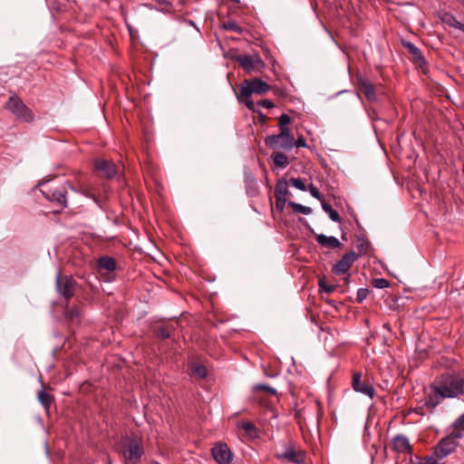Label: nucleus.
I'll use <instances>...</instances> for the list:
<instances>
[{
	"mask_svg": "<svg viewBox=\"0 0 464 464\" xmlns=\"http://www.w3.org/2000/svg\"><path fill=\"white\" fill-rule=\"evenodd\" d=\"M239 103L244 104L248 110L256 113L255 121H261V98L255 99L261 95V78L256 77L253 80H244L234 90Z\"/></svg>",
	"mask_w": 464,
	"mask_h": 464,
	"instance_id": "obj_1",
	"label": "nucleus"
},
{
	"mask_svg": "<svg viewBox=\"0 0 464 464\" xmlns=\"http://www.w3.org/2000/svg\"><path fill=\"white\" fill-rule=\"evenodd\" d=\"M144 453L142 441L136 436L125 438L120 445V454L125 464H138Z\"/></svg>",
	"mask_w": 464,
	"mask_h": 464,
	"instance_id": "obj_2",
	"label": "nucleus"
},
{
	"mask_svg": "<svg viewBox=\"0 0 464 464\" xmlns=\"http://www.w3.org/2000/svg\"><path fill=\"white\" fill-rule=\"evenodd\" d=\"M430 389L432 392L427 396L423 405L430 411H432L444 399L453 398L454 393L450 391L443 375L439 384H432Z\"/></svg>",
	"mask_w": 464,
	"mask_h": 464,
	"instance_id": "obj_3",
	"label": "nucleus"
},
{
	"mask_svg": "<svg viewBox=\"0 0 464 464\" xmlns=\"http://www.w3.org/2000/svg\"><path fill=\"white\" fill-rule=\"evenodd\" d=\"M5 109L11 111L18 120L31 122L34 120L32 111L16 95H12L5 104Z\"/></svg>",
	"mask_w": 464,
	"mask_h": 464,
	"instance_id": "obj_4",
	"label": "nucleus"
},
{
	"mask_svg": "<svg viewBox=\"0 0 464 464\" xmlns=\"http://www.w3.org/2000/svg\"><path fill=\"white\" fill-rule=\"evenodd\" d=\"M462 437L463 434L460 431H451L448 436L442 438L435 447L436 456L440 459L449 456L456 450L457 440Z\"/></svg>",
	"mask_w": 464,
	"mask_h": 464,
	"instance_id": "obj_5",
	"label": "nucleus"
},
{
	"mask_svg": "<svg viewBox=\"0 0 464 464\" xmlns=\"http://www.w3.org/2000/svg\"><path fill=\"white\" fill-rule=\"evenodd\" d=\"M69 189H71L72 191H76V189L71 183L66 182L60 188H46L44 190H42V193L48 200L56 203L57 205L63 208H67L66 195Z\"/></svg>",
	"mask_w": 464,
	"mask_h": 464,
	"instance_id": "obj_6",
	"label": "nucleus"
},
{
	"mask_svg": "<svg viewBox=\"0 0 464 464\" xmlns=\"http://www.w3.org/2000/svg\"><path fill=\"white\" fill-rule=\"evenodd\" d=\"M55 285L57 292L66 300H69L74 295L76 281L72 276H62L58 272L55 278Z\"/></svg>",
	"mask_w": 464,
	"mask_h": 464,
	"instance_id": "obj_7",
	"label": "nucleus"
},
{
	"mask_svg": "<svg viewBox=\"0 0 464 464\" xmlns=\"http://www.w3.org/2000/svg\"><path fill=\"white\" fill-rule=\"evenodd\" d=\"M266 400H267V409L266 411L263 410V416L270 414L269 418L276 419L277 417V413L273 407L279 401L277 391L276 388L263 382V405L265 404Z\"/></svg>",
	"mask_w": 464,
	"mask_h": 464,
	"instance_id": "obj_8",
	"label": "nucleus"
},
{
	"mask_svg": "<svg viewBox=\"0 0 464 464\" xmlns=\"http://www.w3.org/2000/svg\"><path fill=\"white\" fill-rule=\"evenodd\" d=\"M266 142L272 148L279 146L291 150L295 146V138L290 134L289 129H283L278 135L268 136Z\"/></svg>",
	"mask_w": 464,
	"mask_h": 464,
	"instance_id": "obj_9",
	"label": "nucleus"
},
{
	"mask_svg": "<svg viewBox=\"0 0 464 464\" xmlns=\"http://www.w3.org/2000/svg\"><path fill=\"white\" fill-rule=\"evenodd\" d=\"M353 389L368 396L370 399H372L375 394L374 387L370 383L369 381L362 380V374L360 372H354L352 380Z\"/></svg>",
	"mask_w": 464,
	"mask_h": 464,
	"instance_id": "obj_10",
	"label": "nucleus"
},
{
	"mask_svg": "<svg viewBox=\"0 0 464 464\" xmlns=\"http://www.w3.org/2000/svg\"><path fill=\"white\" fill-rule=\"evenodd\" d=\"M235 60L246 72H252L257 70L261 63V59L257 53H242L235 56Z\"/></svg>",
	"mask_w": 464,
	"mask_h": 464,
	"instance_id": "obj_11",
	"label": "nucleus"
},
{
	"mask_svg": "<svg viewBox=\"0 0 464 464\" xmlns=\"http://www.w3.org/2000/svg\"><path fill=\"white\" fill-rule=\"evenodd\" d=\"M357 258L358 256L353 250L348 251L335 265L333 266V273L337 276L345 274Z\"/></svg>",
	"mask_w": 464,
	"mask_h": 464,
	"instance_id": "obj_12",
	"label": "nucleus"
},
{
	"mask_svg": "<svg viewBox=\"0 0 464 464\" xmlns=\"http://www.w3.org/2000/svg\"><path fill=\"white\" fill-rule=\"evenodd\" d=\"M212 455L218 464H229L232 452L226 444H218L212 449Z\"/></svg>",
	"mask_w": 464,
	"mask_h": 464,
	"instance_id": "obj_13",
	"label": "nucleus"
},
{
	"mask_svg": "<svg viewBox=\"0 0 464 464\" xmlns=\"http://www.w3.org/2000/svg\"><path fill=\"white\" fill-rule=\"evenodd\" d=\"M443 376L450 391L454 393L453 398L459 394H464V377H457L451 374H445Z\"/></svg>",
	"mask_w": 464,
	"mask_h": 464,
	"instance_id": "obj_14",
	"label": "nucleus"
},
{
	"mask_svg": "<svg viewBox=\"0 0 464 464\" xmlns=\"http://www.w3.org/2000/svg\"><path fill=\"white\" fill-rule=\"evenodd\" d=\"M357 81L361 92H363L367 100L370 102L376 101L377 96L375 93L374 86L372 84V82L364 76H359Z\"/></svg>",
	"mask_w": 464,
	"mask_h": 464,
	"instance_id": "obj_15",
	"label": "nucleus"
},
{
	"mask_svg": "<svg viewBox=\"0 0 464 464\" xmlns=\"http://www.w3.org/2000/svg\"><path fill=\"white\" fill-rule=\"evenodd\" d=\"M278 458L281 459H286L288 462L294 464H302L304 462V455L302 451H296L292 448H288L285 451L280 455Z\"/></svg>",
	"mask_w": 464,
	"mask_h": 464,
	"instance_id": "obj_16",
	"label": "nucleus"
},
{
	"mask_svg": "<svg viewBox=\"0 0 464 464\" xmlns=\"http://www.w3.org/2000/svg\"><path fill=\"white\" fill-rule=\"evenodd\" d=\"M392 447L394 450L405 453L411 450V445L408 438L404 435H396L392 440Z\"/></svg>",
	"mask_w": 464,
	"mask_h": 464,
	"instance_id": "obj_17",
	"label": "nucleus"
},
{
	"mask_svg": "<svg viewBox=\"0 0 464 464\" xmlns=\"http://www.w3.org/2000/svg\"><path fill=\"white\" fill-rule=\"evenodd\" d=\"M96 169L102 171L106 178L111 179L116 175V167L115 165L106 160H98L95 163Z\"/></svg>",
	"mask_w": 464,
	"mask_h": 464,
	"instance_id": "obj_18",
	"label": "nucleus"
},
{
	"mask_svg": "<svg viewBox=\"0 0 464 464\" xmlns=\"http://www.w3.org/2000/svg\"><path fill=\"white\" fill-rule=\"evenodd\" d=\"M403 46L407 49L415 63H417L420 66L426 64L425 58L422 55L421 51L417 46H415L411 42H404Z\"/></svg>",
	"mask_w": 464,
	"mask_h": 464,
	"instance_id": "obj_19",
	"label": "nucleus"
},
{
	"mask_svg": "<svg viewBox=\"0 0 464 464\" xmlns=\"http://www.w3.org/2000/svg\"><path fill=\"white\" fill-rule=\"evenodd\" d=\"M238 429H241L245 431L246 437L249 440H255L258 438V429L248 420H240L237 423Z\"/></svg>",
	"mask_w": 464,
	"mask_h": 464,
	"instance_id": "obj_20",
	"label": "nucleus"
},
{
	"mask_svg": "<svg viewBox=\"0 0 464 464\" xmlns=\"http://www.w3.org/2000/svg\"><path fill=\"white\" fill-rule=\"evenodd\" d=\"M315 239L320 246H326L329 248H338L342 246L338 238L333 236L328 237L324 234H318L316 235Z\"/></svg>",
	"mask_w": 464,
	"mask_h": 464,
	"instance_id": "obj_21",
	"label": "nucleus"
},
{
	"mask_svg": "<svg viewBox=\"0 0 464 464\" xmlns=\"http://www.w3.org/2000/svg\"><path fill=\"white\" fill-rule=\"evenodd\" d=\"M245 183L246 194L250 197H256L258 192L257 183L249 170L245 171Z\"/></svg>",
	"mask_w": 464,
	"mask_h": 464,
	"instance_id": "obj_22",
	"label": "nucleus"
},
{
	"mask_svg": "<svg viewBox=\"0 0 464 464\" xmlns=\"http://www.w3.org/2000/svg\"><path fill=\"white\" fill-rule=\"evenodd\" d=\"M97 266L100 269L106 270L108 272H112L117 268L115 259L111 256L100 257L97 261Z\"/></svg>",
	"mask_w": 464,
	"mask_h": 464,
	"instance_id": "obj_23",
	"label": "nucleus"
},
{
	"mask_svg": "<svg viewBox=\"0 0 464 464\" xmlns=\"http://www.w3.org/2000/svg\"><path fill=\"white\" fill-rule=\"evenodd\" d=\"M37 398L43 407L48 411L53 401V396L47 393L44 390H41L38 392Z\"/></svg>",
	"mask_w": 464,
	"mask_h": 464,
	"instance_id": "obj_24",
	"label": "nucleus"
},
{
	"mask_svg": "<svg viewBox=\"0 0 464 464\" xmlns=\"http://www.w3.org/2000/svg\"><path fill=\"white\" fill-rule=\"evenodd\" d=\"M440 18L444 24H447L453 28H458V26L460 24V22H459L452 14L448 12L442 13L440 15Z\"/></svg>",
	"mask_w": 464,
	"mask_h": 464,
	"instance_id": "obj_25",
	"label": "nucleus"
},
{
	"mask_svg": "<svg viewBox=\"0 0 464 464\" xmlns=\"http://www.w3.org/2000/svg\"><path fill=\"white\" fill-rule=\"evenodd\" d=\"M271 158L273 159V162L276 167L285 169L289 165L288 158L284 153H273Z\"/></svg>",
	"mask_w": 464,
	"mask_h": 464,
	"instance_id": "obj_26",
	"label": "nucleus"
},
{
	"mask_svg": "<svg viewBox=\"0 0 464 464\" xmlns=\"http://www.w3.org/2000/svg\"><path fill=\"white\" fill-rule=\"evenodd\" d=\"M322 208L325 213L329 215V218L332 221L341 223L339 213L334 209L330 204L322 201Z\"/></svg>",
	"mask_w": 464,
	"mask_h": 464,
	"instance_id": "obj_27",
	"label": "nucleus"
},
{
	"mask_svg": "<svg viewBox=\"0 0 464 464\" xmlns=\"http://www.w3.org/2000/svg\"><path fill=\"white\" fill-rule=\"evenodd\" d=\"M82 312L76 307H71L66 310V318H68L72 323L79 324L81 322Z\"/></svg>",
	"mask_w": 464,
	"mask_h": 464,
	"instance_id": "obj_28",
	"label": "nucleus"
},
{
	"mask_svg": "<svg viewBox=\"0 0 464 464\" xmlns=\"http://www.w3.org/2000/svg\"><path fill=\"white\" fill-rule=\"evenodd\" d=\"M356 246L359 250L358 257L366 255L371 247V243L364 237H359Z\"/></svg>",
	"mask_w": 464,
	"mask_h": 464,
	"instance_id": "obj_29",
	"label": "nucleus"
},
{
	"mask_svg": "<svg viewBox=\"0 0 464 464\" xmlns=\"http://www.w3.org/2000/svg\"><path fill=\"white\" fill-rule=\"evenodd\" d=\"M289 207L293 209L294 212L301 213L304 215H310L312 213V208L306 206H304L302 204L289 201L288 202Z\"/></svg>",
	"mask_w": 464,
	"mask_h": 464,
	"instance_id": "obj_30",
	"label": "nucleus"
},
{
	"mask_svg": "<svg viewBox=\"0 0 464 464\" xmlns=\"http://www.w3.org/2000/svg\"><path fill=\"white\" fill-rule=\"evenodd\" d=\"M193 373L200 379H204L208 375L207 368L201 364H194L192 367Z\"/></svg>",
	"mask_w": 464,
	"mask_h": 464,
	"instance_id": "obj_31",
	"label": "nucleus"
},
{
	"mask_svg": "<svg viewBox=\"0 0 464 464\" xmlns=\"http://www.w3.org/2000/svg\"><path fill=\"white\" fill-rule=\"evenodd\" d=\"M222 28L225 30L240 33L242 31L241 27L235 21H227L222 24Z\"/></svg>",
	"mask_w": 464,
	"mask_h": 464,
	"instance_id": "obj_32",
	"label": "nucleus"
},
{
	"mask_svg": "<svg viewBox=\"0 0 464 464\" xmlns=\"http://www.w3.org/2000/svg\"><path fill=\"white\" fill-rule=\"evenodd\" d=\"M290 183L292 186H294L295 188H297L299 190H302V191L307 190V187L301 178H293L290 179Z\"/></svg>",
	"mask_w": 464,
	"mask_h": 464,
	"instance_id": "obj_33",
	"label": "nucleus"
},
{
	"mask_svg": "<svg viewBox=\"0 0 464 464\" xmlns=\"http://www.w3.org/2000/svg\"><path fill=\"white\" fill-rule=\"evenodd\" d=\"M156 334L162 339L169 338L170 337L169 327L166 326V325L159 326L158 329L156 330Z\"/></svg>",
	"mask_w": 464,
	"mask_h": 464,
	"instance_id": "obj_34",
	"label": "nucleus"
},
{
	"mask_svg": "<svg viewBox=\"0 0 464 464\" xmlns=\"http://www.w3.org/2000/svg\"><path fill=\"white\" fill-rule=\"evenodd\" d=\"M452 426L454 428L453 431H460L462 433L464 430V413L456 419Z\"/></svg>",
	"mask_w": 464,
	"mask_h": 464,
	"instance_id": "obj_35",
	"label": "nucleus"
},
{
	"mask_svg": "<svg viewBox=\"0 0 464 464\" xmlns=\"http://www.w3.org/2000/svg\"><path fill=\"white\" fill-rule=\"evenodd\" d=\"M372 285L375 288L383 289L389 286V282L385 278H375L372 280Z\"/></svg>",
	"mask_w": 464,
	"mask_h": 464,
	"instance_id": "obj_36",
	"label": "nucleus"
},
{
	"mask_svg": "<svg viewBox=\"0 0 464 464\" xmlns=\"http://www.w3.org/2000/svg\"><path fill=\"white\" fill-rule=\"evenodd\" d=\"M369 294L368 288H359L356 295V302L362 304L366 299Z\"/></svg>",
	"mask_w": 464,
	"mask_h": 464,
	"instance_id": "obj_37",
	"label": "nucleus"
},
{
	"mask_svg": "<svg viewBox=\"0 0 464 464\" xmlns=\"http://www.w3.org/2000/svg\"><path fill=\"white\" fill-rule=\"evenodd\" d=\"M288 193V188H287V184L286 183H284V184H278L276 187V191H275V196L276 195H280L282 197L285 198V196Z\"/></svg>",
	"mask_w": 464,
	"mask_h": 464,
	"instance_id": "obj_38",
	"label": "nucleus"
},
{
	"mask_svg": "<svg viewBox=\"0 0 464 464\" xmlns=\"http://www.w3.org/2000/svg\"><path fill=\"white\" fill-rule=\"evenodd\" d=\"M290 117L287 114H282L279 118L280 130L289 129L287 125L290 123Z\"/></svg>",
	"mask_w": 464,
	"mask_h": 464,
	"instance_id": "obj_39",
	"label": "nucleus"
},
{
	"mask_svg": "<svg viewBox=\"0 0 464 464\" xmlns=\"http://www.w3.org/2000/svg\"><path fill=\"white\" fill-rule=\"evenodd\" d=\"M308 190L312 197H314L319 200H322V195H321L319 189L315 186H314L313 184H310L308 187Z\"/></svg>",
	"mask_w": 464,
	"mask_h": 464,
	"instance_id": "obj_40",
	"label": "nucleus"
},
{
	"mask_svg": "<svg viewBox=\"0 0 464 464\" xmlns=\"http://www.w3.org/2000/svg\"><path fill=\"white\" fill-rule=\"evenodd\" d=\"M319 286H320V289L325 293H332V292H334V290L335 288L334 285H327L325 283V281H324V280H320Z\"/></svg>",
	"mask_w": 464,
	"mask_h": 464,
	"instance_id": "obj_41",
	"label": "nucleus"
},
{
	"mask_svg": "<svg viewBox=\"0 0 464 464\" xmlns=\"http://www.w3.org/2000/svg\"><path fill=\"white\" fill-rule=\"evenodd\" d=\"M285 198L280 195H276V208H278L280 211H282L285 205Z\"/></svg>",
	"mask_w": 464,
	"mask_h": 464,
	"instance_id": "obj_42",
	"label": "nucleus"
},
{
	"mask_svg": "<svg viewBox=\"0 0 464 464\" xmlns=\"http://www.w3.org/2000/svg\"><path fill=\"white\" fill-rule=\"evenodd\" d=\"M295 146L296 147H306V142H305V140L304 139V137H299L296 141L295 140Z\"/></svg>",
	"mask_w": 464,
	"mask_h": 464,
	"instance_id": "obj_43",
	"label": "nucleus"
},
{
	"mask_svg": "<svg viewBox=\"0 0 464 464\" xmlns=\"http://www.w3.org/2000/svg\"><path fill=\"white\" fill-rule=\"evenodd\" d=\"M273 107H274V103L270 100L263 99V108L270 109Z\"/></svg>",
	"mask_w": 464,
	"mask_h": 464,
	"instance_id": "obj_44",
	"label": "nucleus"
},
{
	"mask_svg": "<svg viewBox=\"0 0 464 464\" xmlns=\"http://www.w3.org/2000/svg\"><path fill=\"white\" fill-rule=\"evenodd\" d=\"M424 464H444V463H440L437 460H435L433 458H429V459H427V460Z\"/></svg>",
	"mask_w": 464,
	"mask_h": 464,
	"instance_id": "obj_45",
	"label": "nucleus"
},
{
	"mask_svg": "<svg viewBox=\"0 0 464 464\" xmlns=\"http://www.w3.org/2000/svg\"><path fill=\"white\" fill-rule=\"evenodd\" d=\"M269 89H270L269 85L263 81V93H265L267 91H269Z\"/></svg>",
	"mask_w": 464,
	"mask_h": 464,
	"instance_id": "obj_46",
	"label": "nucleus"
},
{
	"mask_svg": "<svg viewBox=\"0 0 464 464\" xmlns=\"http://www.w3.org/2000/svg\"><path fill=\"white\" fill-rule=\"evenodd\" d=\"M253 391L254 392H258V391H261V383H256L253 386Z\"/></svg>",
	"mask_w": 464,
	"mask_h": 464,
	"instance_id": "obj_47",
	"label": "nucleus"
},
{
	"mask_svg": "<svg viewBox=\"0 0 464 464\" xmlns=\"http://www.w3.org/2000/svg\"><path fill=\"white\" fill-rule=\"evenodd\" d=\"M262 52H263V54H266V59L269 61V63H272V62H273V61H272V58H270V57L268 56V54H266V52H267V51H266V50H265V49L263 48V49H262Z\"/></svg>",
	"mask_w": 464,
	"mask_h": 464,
	"instance_id": "obj_48",
	"label": "nucleus"
},
{
	"mask_svg": "<svg viewBox=\"0 0 464 464\" xmlns=\"http://www.w3.org/2000/svg\"><path fill=\"white\" fill-rule=\"evenodd\" d=\"M457 29H459L464 33V24L460 23V24L458 26Z\"/></svg>",
	"mask_w": 464,
	"mask_h": 464,
	"instance_id": "obj_49",
	"label": "nucleus"
},
{
	"mask_svg": "<svg viewBox=\"0 0 464 464\" xmlns=\"http://www.w3.org/2000/svg\"><path fill=\"white\" fill-rule=\"evenodd\" d=\"M231 2H234V3H239V0H230Z\"/></svg>",
	"mask_w": 464,
	"mask_h": 464,
	"instance_id": "obj_50",
	"label": "nucleus"
},
{
	"mask_svg": "<svg viewBox=\"0 0 464 464\" xmlns=\"http://www.w3.org/2000/svg\"><path fill=\"white\" fill-rule=\"evenodd\" d=\"M107 464H111V460H109V462Z\"/></svg>",
	"mask_w": 464,
	"mask_h": 464,
	"instance_id": "obj_51",
	"label": "nucleus"
},
{
	"mask_svg": "<svg viewBox=\"0 0 464 464\" xmlns=\"http://www.w3.org/2000/svg\"><path fill=\"white\" fill-rule=\"evenodd\" d=\"M463 5H464V0H463Z\"/></svg>",
	"mask_w": 464,
	"mask_h": 464,
	"instance_id": "obj_52",
	"label": "nucleus"
}]
</instances>
